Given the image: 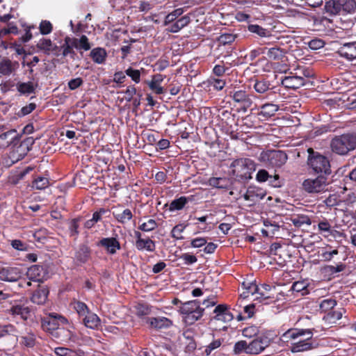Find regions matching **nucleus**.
Returning <instances> with one entry per match:
<instances>
[{"label": "nucleus", "instance_id": "38", "mask_svg": "<svg viewBox=\"0 0 356 356\" xmlns=\"http://www.w3.org/2000/svg\"><path fill=\"white\" fill-rule=\"evenodd\" d=\"M15 129H10L2 134L0 135V148H5L8 147L13 140L14 139L15 136L11 137L10 139L8 138L11 136L12 135H14L16 134Z\"/></svg>", "mask_w": 356, "mask_h": 356}, {"label": "nucleus", "instance_id": "35", "mask_svg": "<svg viewBox=\"0 0 356 356\" xmlns=\"http://www.w3.org/2000/svg\"><path fill=\"white\" fill-rule=\"evenodd\" d=\"M48 291L46 289L36 290L32 295L31 301L38 305L44 304L48 296Z\"/></svg>", "mask_w": 356, "mask_h": 356}, {"label": "nucleus", "instance_id": "27", "mask_svg": "<svg viewBox=\"0 0 356 356\" xmlns=\"http://www.w3.org/2000/svg\"><path fill=\"white\" fill-rule=\"evenodd\" d=\"M57 356H86V353L81 350H72L66 347H56L54 350Z\"/></svg>", "mask_w": 356, "mask_h": 356}, {"label": "nucleus", "instance_id": "53", "mask_svg": "<svg viewBox=\"0 0 356 356\" xmlns=\"http://www.w3.org/2000/svg\"><path fill=\"white\" fill-rule=\"evenodd\" d=\"M185 228L186 227L181 224L175 225L171 231L172 237L175 238L176 240L182 239L183 236L181 234L185 229Z\"/></svg>", "mask_w": 356, "mask_h": 356}, {"label": "nucleus", "instance_id": "59", "mask_svg": "<svg viewBox=\"0 0 356 356\" xmlns=\"http://www.w3.org/2000/svg\"><path fill=\"white\" fill-rule=\"evenodd\" d=\"M61 49L63 50V56H67L70 55L72 57L75 54L74 51L73 50L72 47L68 42H67V39L65 38L64 43L61 45Z\"/></svg>", "mask_w": 356, "mask_h": 356}, {"label": "nucleus", "instance_id": "6", "mask_svg": "<svg viewBox=\"0 0 356 356\" xmlns=\"http://www.w3.org/2000/svg\"><path fill=\"white\" fill-rule=\"evenodd\" d=\"M307 152L309 153L307 163L314 172L325 175L331 173L330 161L325 156L314 151L312 148H309Z\"/></svg>", "mask_w": 356, "mask_h": 356}, {"label": "nucleus", "instance_id": "44", "mask_svg": "<svg viewBox=\"0 0 356 356\" xmlns=\"http://www.w3.org/2000/svg\"><path fill=\"white\" fill-rule=\"evenodd\" d=\"M49 184L48 178L38 176L33 179L31 187L36 190H43L48 187Z\"/></svg>", "mask_w": 356, "mask_h": 356}, {"label": "nucleus", "instance_id": "61", "mask_svg": "<svg viewBox=\"0 0 356 356\" xmlns=\"http://www.w3.org/2000/svg\"><path fill=\"white\" fill-rule=\"evenodd\" d=\"M35 108L36 105L35 103H30L29 104L22 107L18 112L17 115L19 117H24L31 113L33 110L35 109Z\"/></svg>", "mask_w": 356, "mask_h": 356}, {"label": "nucleus", "instance_id": "47", "mask_svg": "<svg viewBox=\"0 0 356 356\" xmlns=\"http://www.w3.org/2000/svg\"><path fill=\"white\" fill-rule=\"evenodd\" d=\"M74 309L76 311L80 316H86L88 314L89 309L88 306L83 302L75 301L72 303Z\"/></svg>", "mask_w": 356, "mask_h": 356}, {"label": "nucleus", "instance_id": "62", "mask_svg": "<svg viewBox=\"0 0 356 356\" xmlns=\"http://www.w3.org/2000/svg\"><path fill=\"white\" fill-rule=\"evenodd\" d=\"M180 259L184 261L186 265H191L197 262V259L195 255L189 253H184L180 256Z\"/></svg>", "mask_w": 356, "mask_h": 356}, {"label": "nucleus", "instance_id": "20", "mask_svg": "<svg viewBox=\"0 0 356 356\" xmlns=\"http://www.w3.org/2000/svg\"><path fill=\"white\" fill-rule=\"evenodd\" d=\"M282 83L286 88L297 89L305 85V79L300 76H288L282 79Z\"/></svg>", "mask_w": 356, "mask_h": 356}, {"label": "nucleus", "instance_id": "2", "mask_svg": "<svg viewBox=\"0 0 356 356\" xmlns=\"http://www.w3.org/2000/svg\"><path fill=\"white\" fill-rule=\"evenodd\" d=\"M255 162L249 158L234 159L230 164L231 172L239 181H245L252 179V174L256 170Z\"/></svg>", "mask_w": 356, "mask_h": 356}, {"label": "nucleus", "instance_id": "10", "mask_svg": "<svg viewBox=\"0 0 356 356\" xmlns=\"http://www.w3.org/2000/svg\"><path fill=\"white\" fill-rule=\"evenodd\" d=\"M326 178L322 176L314 179L309 178L302 183L303 189L309 193H319L326 191Z\"/></svg>", "mask_w": 356, "mask_h": 356}, {"label": "nucleus", "instance_id": "12", "mask_svg": "<svg viewBox=\"0 0 356 356\" xmlns=\"http://www.w3.org/2000/svg\"><path fill=\"white\" fill-rule=\"evenodd\" d=\"M26 276L31 281L42 282L48 278V271L43 266L33 265L28 268Z\"/></svg>", "mask_w": 356, "mask_h": 356}, {"label": "nucleus", "instance_id": "21", "mask_svg": "<svg viewBox=\"0 0 356 356\" xmlns=\"http://www.w3.org/2000/svg\"><path fill=\"white\" fill-rule=\"evenodd\" d=\"M90 248L86 244H81L75 252L74 259L79 264H85L90 259Z\"/></svg>", "mask_w": 356, "mask_h": 356}, {"label": "nucleus", "instance_id": "64", "mask_svg": "<svg viewBox=\"0 0 356 356\" xmlns=\"http://www.w3.org/2000/svg\"><path fill=\"white\" fill-rule=\"evenodd\" d=\"M136 88L134 86H128L124 92L125 99L129 102H131L133 99L134 96L136 95Z\"/></svg>", "mask_w": 356, "mask_h": 356}, {"label": "nucleus", "instance_id": "22", "mask_svg": "<svg viewBox=\"0 0 356 356\" xmlns=\"http://www.w3.org/2000/svg\"><path fill=\"white\" fill-rule=\"evenodd\" d=\"M38 86L37 83L33 81L28 82H18L16 84L17 90L21 94L24 95H29L35 93V88Z\"/></svg>", "mask_w": 356, "mask_h": 356}, {"label": "nucleus", "instance_id": "49", "mask_svg": "<svg viewBox=\"0 0 356 356\" xmlns=\"http://www.w3.org/2000/svg\"><path fill=\"white\" fill-rule=\"evenodd\" d=\"M222 340L218 339L211 341L209 345L205 346L204 353L209 356L216 349L218 348L222 345Z\"/></svg>", "mask_w": 356, "mask_h": 356}, {"label": "nucleus", "instance_id": "26", "mask_svg": "<svg viewBox=\"0 0 356 356\" xmlns=\"http://www.w3.org/2000/svg\"><path fill=\"white\" fill-rule=\"evenodd\" d=\"M257 286L258 284H257L255 282L244 281L241 285V287L244 291L240 294V297L245 299L250 295L256 296Z\"/></svg>", "mask_w": 356, "mask_h": 356}, {"label": "nucleus", "instance_id": "60", "mask_svg": "<svg viewBox=\"0 0 356 356\" xmlns=\"http://www.w3.org/2000/svg\"><path fill=\"white\" fill-rule=\"evenodd\" d=\"M79 49H83L84 51H88L91 46L88 42V38L86 35H82L79 39H78Z\"/></svg>", "mask_w": 356, "mask_h": 356}, {"label": "nucleus", "instance_id": "45", "mask_svg": "<svg viewBox=\"0 0 356 356\" xmlns=\"http://www.w3.org/2000/svg\"><path fill=\"white\" fill-rule=\"evenodd\" d=\"M307 287L308 283L306 281H297L293 284L291 289L295 292L300 293L303 296L309 293Z\"/></svg>", "mask_w": 356, "mask_h": 356}, {"label": "nucleus", "instance_id": "19", "mask_svg": "<svg viewBox=\"0 0 356 356\" xmlns=\"http://www.w3.org/2000/svg\"><path fill=\"white\" fill-rule=\"evenodd\" d=\"M213 313L216 314L214 316L216 320L223 322H229L234 318L227 305H218L214 309Z\"/></svg>", "mask_w": 356, "mask_h": 356}, {"label": "nucleus", "instance_id": "32", "mask_svg": "<svg viewBox=\"0 0 356 356\" xmlns=\"http://www.w3.org/2000/svg\"><path fill=\"white\" fill-rule=\"evenodd\" d=\"M92 60L97 64H103L107 57V53L104 48L97 47L90 51Z\"/></svg>", "mask_w": 356, "mask_h": 356}, {"label": "nucleus", "instance_id": "4", "mask_svg": "<svg viewBox=\"0 0 356 356\" xmlns=\"http://www.w3.org/2000/svg\"><path fill=\"white\" fill-rule=\"evenodd\" d=\"M330 148L336 154L347 155L356 149V134H344L334 137L330 143Z\"/></svg>", "mask_w": 356, "mask_h": 356}, {"label": "nucleus", "instance_id": "7", "mask_svg": "<svg viewBox=\"0 0 356 356\" xmlns=\"http://www.w3.org/2000/svg\"><path fill=\"white\" fill-rule=\"evenodd\" d=\"M288 159L287 154L282 150H267L261 152L259 161L267 166L280 168Z\"/></svg>", "mask_w": 356, "mask_h": 356}, {"label": "nucleus", "instance_id": "23", "mask_svg": "<svg viewBox=\"0 0 356 356\" xmlns=\"http://www.w3.org/2000/svg\"><path fill=\"white\" fill-rule=\"evenodd\" d=\"M165 78V76L161 74L154 75L151 81L148 83L149 88L156 94H163L164 92V90L163 88L161 86V83Z\"/></svg>", "mask_w": 356, "mask_h": 356}, {"label": "nucleus", "instance_id": "50", "mask_svg": "<svg viewBox=\"0 0 356 356\" xmlns=\"http://www.w3.org/2000/svg\"><path fill=\"white\" fill-rule=\"evenodd\" d=\"M157 227V223L154 219H149L147 222L139 225L138 229L143 232H151Z\"/></svg>", "mask_w": 356, "mask_h": 356}, {"label": "nucleus", "instance_id": "58", "mask_svg": "<svg viewBox=\"0 0 356 356\" xmlns=\"http://www.w3.org/2000/svg\"><path fill=\"white\" fill-rule=\"evenodd\" d=\"M344 269H345V265L343 264H338L336 266L329 265V266H326L324 268L325 272L329 274H331V275L341 272Z\"/></svg>", "mask_w": 356, "mask_h": 356}, {"label": "nucleus", "instance_id": "33", "mask_svg": "<svg viewBox=\"0 0 356 356\" xmlns=\"http://www.w3.org/2000/svg\"><path fill=\"white\" fill-rule=\"evenodd\" d=\"M191 22V19L188 16L185 15L178 20H177L175 23L171 24L167 29L168 32L170 33H177L181 29L186 26Z\"/></svg>", "mask_w": 356, "mask_h": 356}, {"label": "nucleus", "instance_id": "13", "mask_svg": "<svg viewBox=\"0 0 356 356\" xmlns=\"http://www.w3.org/2000/svg\"><path fill=\"white\" fill-rule=\"evenodd\" d=\"M305 339H300L295 343H292L290 350L292 353H300L313 350L317 347V345L313 341L312 337L305 335Z\"/></svg>", "mask_w": 356, "mask_h": 356}, {"label": "nucleus", "instance_id": "14", "mask_svg": "<svg viewBox=\"0 0 356 356\" xmlns=\"http://www.w3.org/2000/svg\"><path fill=\"white\" fill-rule=\"evenodd\" d=\"M21 269L18 267H6L0 269V280L5 282H16L22 277Z\"/></svg>", "mask_w": 356, "mask_h": 356}, {"label": "nucleus", "instance_id": "48", "mask_svg": "<svg viewBox=\"0 0 356 356\" xmlns=\"http://www.w3.org/2000/svg\"><path fill=\"white\" fill-rule=\"evenodd\" d=\"M248 343L245 341H239L236 342L234 346V353L236 355L242 353L248 354Z\"/></svg>", "mask_w": 356, "mask_h": 356}, {"label": "nucleus", "instance_id": "56", "mask_svg": "<svg viewBox=\"0 0 356 356\" xmlns=\"http://www.w3.org/2000/svg\"><path fill=\"white\" fill-rule=\"evenodd\" d=\"M40 31L42 35H47L52 31V24L49 21L42 20L39 26Z\"/></svg>", "mask_w": 356, "mask_h": 356}, {"label": "nucleus", "instance_id": "39", "mask_svg": "<svg viewBox=\"0 0 356 356\" xmlns=\"http://www.w3.org/2000/svg\"><path fill=\"white\" fill-rule=\"evenodd\" d=\"M10 312L13 315L20 316L23 319H27L30 310L28 307L24 305H14L11 307Z\"/></svg>", "mask_w": 356, "mask_h": 356}, {"label": "nucleus", "instance_id": "5", "mask_svg": "<svg viewBox=\"0 0 356 356\" xmlns=\"http://www.w3.org/2000/svg\"><path fill=\"white\" fill-rule=\"evenodd\" d=\"M179 312L182 315L185 323L193 325L202 316L204 309L200 307L197 300H191L183 303Z\"/></svg>", "mask_w": 356, "mask_h": 356}, {"label": "nucleus", "instance_id": "31", "mask_svg": "<svg viewBox=\"0 0 356 356\" xmlns=\"http://www.w3.org/2000/svg\"><path fill=\"white\" fill-rule=\"evenodd\" d=\"M147 323L156 329L168 327L172 325V321L165 317L149 318Z\"/></svg>", "mask_w": 356, "mask_h": 356}, {"label": "nucleus", "instance_id": "11", "mask_svg": "<svg viewBox=\"0 0 356 356\" xmlns=\"http://www.w3.org/2000/svg\"><path fill=\"white\" fill-rule=\"evenodd\" d=\"M275 286H270L267 284H261L257 286V291L254 300L264 304H270L276 300L274 296Z\"/></svg>", "mask_w": 356, "mask_h": 356}, {"label": "nucleus", "instance_id": "55", "mask_svg": "<svg viewBox=\"0 0 356 356\" xmlns=\"http://www.w3.org/2000/svg\"><path fill=\"white\" fill-rule=\"evenodd\" d=\"M236 39V35L231 33L221 34L218 38V42L223 44H229L233 42Z\"/></svg>", "mask_w": 356, "mask_h": 356}, {"label": "nucleus", "instance_id": "51", "mask_svg": "<svg viewBox=\"0 0 356 356\" xmlns=\"http://www.w3.org/2000/svg\"><path fill=\"white\" fill-rule=\"evenodd\" d=\"M37 47L45 51H51L53 50V44L50 39L42 38L38 42Z\"/></svg>", "mask_w": 356, "mask_h": 356}, {"label": "nucleus", "instance_id": "24", "mask_svg": "<svg viewBox=\"0 0 356 356\" xmlns=\"http://www.w3.org/2000/svg\"><path fill=\"white\" fill-rule=\"evenodd\" d=\"M266 196V193L261 189L250 187L244 195V199L247 201L256 202L262 200Z\"/></svg>", "mask_w": 356, "mask_h": 356}, {"label": "nucleus", "instance_id": "25", "mask_svg": "<svg viewBox=\"0 0 356 356\" xmlns=\"http://www.w3.org/2000/svg\"><path fill=\"white\" fill-rule=\"evenodd\" d=\"M265 55L270 60H280L285 56V51L280 47H264Z\"/></svg>", "mask_w": 356, "mask_h": 356}, {"label": "nucleus", "instance_id": "16", "mask_svg": "<svg viewBox=\"0 0 356 356\" xmlns=\"http://www.w3.org/2000/svg\"><path fill=\"white\" fill-rule=\"evenodd\" d=\"M337 53L341 57L345 58L348 60H353L356 58V41L342 44L337 51Z\"/></svg>", "mask_w": 356, "mask_h": 356}, {"label": "nucleus", "instance_id": "43", "mask_svg": "<svg viewBox=\"0 0 356 356\" xmlns=\"http://www.w3.org/2000/svg\"><path fill=\"white\" fill-rule=\"evenodd\" d=\"M291 220L293 225L297 227H300L303 225H310L312 224L310 218L306 215L294 216L291 218Z\"/></svg>", "mask_w": 356, "mask_h": 356}, {"label": "nucleus", "instance_id": "1", "mask_svg": "<svg viewBox=\"0 0 356 356\" xmlns=\"http://www.w3.org/2000/svg\"><path fill=\"white\" fill-rule=\"evenodd\" d=\"M67 323V319L64 316L58 314L51 313L48 316L42 319V327L44 331L49 332L55 337L59 338L61 335H64L63 339H61L63 341L76 342L77 336L75 333L60 327V325H65Z\"/></svg>", "mask_w": 356, "mask_h": 356}, {"label": "nucleus", "instance_id": "40", "mask_svg": "<svg viewBox=\"0 0 356 356\" xmlns=\"http://www.w3.org/2000/svg\"><path fill=\"white\" fill-rule=\"evenodd\" d=\"M33 169V167L28 166L22 171L16 172L10 177L9 181L13 184H17L20 180L23 179L27 174L32 171Z\"/></svg>", "mask_w": 356, "mask_h": 356}, {"label": "nucleus", "instance_id": "41", "mask_svg": "<svg viewBox=\"0 0 356 356\" xmlns=\"http://www.w3.org/2000/svg\"><path fill=\"white\" fill-rule=\"evenodd\" d=\"M188 202V197L181 196L175 199L170 204L169 210L171 211L182 209Z\"/></svg>", "mask_w": 356, "mask_h": 356}, {"label": "nucleus", "instance_id": "17", "mask_svg": "<svg viewBox=\"0 0 356 356\" xmlns=\"http://www.w3.org/2000/svg\"><path fill=\"white\" fill-rule=\"evenodd\" d=\"M97 245L104 247L110 254H115L121 248L120 242L114 237L103 238L99 241Z\"/></svg>", "mask_w": 356, "mask_h": 356}, {"label": "nucleus", "instance_id": "9", "mask_svg": "<svg viewBox=\"0 0 356 356\" xmlns=\"http://www.w3.org/2000/svg\"><path fill=\"white\" fill-rule=\"evenodd\" d=\"M314 329H301V328H289L282 334H280V341L284 343H289L296 342L298 339L305 335L309 337H313Z\"/></svg>", "mask_w": 356, "mask_h": 356}, {"label": "nucleus", "instance_id": "54", "mask_svg": "<svg viewBox=\"0 0 356 356\" xmlns=\"http://www.w3.org/2000/svg\"><path fill=\"white\" fill-rule=\"evenodd\" d=\"M318 229L321 232H327L330 235L335 236L332 229H331V225L327 220H323L320 221L318 224Z\"/></svg>", "mask_w": 356, "mask_h": 356}, {"label": "nucleus", "instance_id": "46", "mask_svg": "<svg viewBox=\"0 0 356 356\" xmlns=\"http://www.w3.org/2000/svg\"><path fill=\"white\" fill-rule=\"evenodd\" d=\"M184 12V8H179L174 10L172 12L166 15L164 20V25H168L173 22L178 17L181 15Z\"/></svg>", "mask_w": 356, "mask_h": 356}, {"label": "nucleus", "instance_id": "18", "mask_svg": "<svg viewBox=\"0 0 356 356\" xmlns=\"http://www.w3.org/2000/svg\"><path fill=\"white\" fill-rule=\"evenodd\" d=\"M258 110L259 112L257 115L259 119L261 120H267L275 114L279 110V106L275 104L267 103L261 106Z\"/></svg>", "mask_w": 356, "mask_h": 356}, {"label": "nucleus", "instance_id": "36", "mask_svg": "<svg viewBox=\"0 0 356 356\" xmlns=\"http://www.w3.org/2000/svg\"><path fill=\"white\" fill-rule=\"evenodd\" d=\"M15 70V64L8 58L0 61V74L5 76L10 75Z\"/></svg>", "mask_w": 356, "mask_h": 356}, {"label": "nucleus", "instance_id": "34", "mask_svg": "<svg viewBox=\"0 0 356 356\" xmlns=\"http://www.w3.org/2000/svg\"><path fill=\"white\" fill-rule=\"evenodd\" d=\"M84 325L90 329L97 328L100 324V319L98 316L94 313H90L83 316Z\"/></svg>", "mask_w": 356, "mask_h": 356}, {"label": "nucleus", "instance_id": "3", "mask_svg": "<svg viewBox=\"0 0 356 356\" xmlns=\"http://www.w3.org/2000/svg\"><path fill=\"white\" fill-rule=\"evenodd\" d=\"M324 10L330 16L353 15L356 11V0H328Z\"/></svg>", "mask_w": 356, "mask_h": 356}, {"label": "nucleus", "instance_id": "29", "mask_svg": "<svg viewBox=\"0 0 356 356\" xmlns=\"http://www.w3.org/2000/svg\"><path fill=\"white\" fill-rule=\"evenodd\" d=\"M248 29L250 33L257 35L261 38L272 37V32L270 29H264L258 24H250Z\"/></svg>", "mask_w": 356, "mask_h": 356}, {"label": "nucleus", "instance_id": "37", "mask_svg": "<svg viewBox=\"0 0 356 356\" xmlns=\"http://www.w3.org/2000/svg\"><path fill=\"white\" fill-rule=\"evenodd\" d=\"M209 184L218 188H227L229 181L225 177H211L209 179Z\"/></svg>", "mask_w": 356, "mask_h": 356}, {"label": "nucleus", "instance_id": "8", "mask_svg": "<svg viewBox=\"0 0 356 356\" xmlns=\"http://www.w3.org/2000/svg\"><path fill=\"white\" fill-rule=\"evenodd\" d=\"M230 98L236 105L240 106L242 111L246 112L253 104L254 95L245 88H233L229 92Z\"/></svg>", "mask_w": 356, "mask_h": 356}, {"label": "nucleus", "instance_id": "15", "mask_svg": "<svg viewBox=\"0 0 356 356\" xmlns=\"http://www.w3.org/2000/svg\"><path fill=\"white\" fill-rule=\"evenodd\" d=\"M270 344V340L266 337H258L248 343V354H259Z\"/></svg>", "mask_w": 356, "mask_h": 356}, {"label": "nucleus", "instance_id": "42", "mask_svg": "<svg viewBox=\"0 0 356 356\" xmlns=\"http://www.w3.org/2000/svg\"><path fill=\"white\" fill-rule=\"evenodd\" d=\"M270 84L265 79L256 80L253 88L257 93L264 94L270 90Z\"/></svg>", "mask_w": 356, "mask_h": 356}, {"label": "nucleus", "instance_id": "52", "mask_svg": "<svg viewBox=\"0 0 356 356\" xmlns=\"http://www.w3.org/2000/svg\"><path fill=\"white\" fill-rule=\"evenodd\" d=\"M336 305L337 301L334 299H325L321 302L320 308L322 311L327 312L334 308Z\"/></svg>", "mask_w": 356, "mask_h": 356}, {"label": "nucleus", "instance_id": "57", "mask_svg": "<svg viewBox=\"0 0 356 356\" xmlns=\"http://www.w3.org/2000/svg\"><path fill=\"white\" fill-rule=\"evenodd\" d=\"M125 73L127 76L131 78V79L136 83L140 81V73L138 70H134L131 67H129L126 70Z\"/></svg>", "mask_w": 356, "mask_h": 356}, {"label": "nucleus", "instance_id": "28", "mask_svg": "<svg viewBox=\"0 0 356 356\" xmlns=\"http://www.w3.org/2000/svg\"><path fill=\"white\" fill-rule=\"evenodd\" d=\"M135 245L137 250L140 251L146 250L152 252H154L156 249L155 242L149 238L136 241Z\"/></svg>", "mask_w": 356, "mask_h": 356}, {"label": "nucleus", "instance_id": "30", "mask_svg": "<svg viewBox=\"0 0 356 356\" xmlns=\"http://www.w3.org/2000/svg\"><path fill=\"white\" fill-rule=\"evenodd\" d=\"M115 219L121 224H125L133 218L132 211L129 209H124L122 211L118 210L113 211Z\"/></svg>", "mask_w": 356, "mask_h": 356}, {"label": "nucleus", "instance_id": "63", "mask_svg": "<svg viewBox=\"0 0 356 356\" xmlns=\"http://www.w3.org/2000/svg\"><path fill=\"white\" fill-rule=\"evenodd\" d=\"M272 179V176L269 175L268 172L266 170H259L256 175V180L259 182H264Z\"/></svg>", "mask_w": 356, "mask_h": 356}]
</instances>
